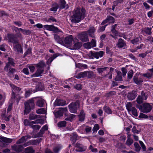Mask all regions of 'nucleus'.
Wrapping results in <instances>:
<instances>
[{"mask_svg": "<svg viewBox=\"0 0 153 153\" xmlns=\"http://www.w3.org/2000/svg\"><path fill=\"white\" fill-rule=\"evenodd\" d=\"M151 30V28L147 27L145 29V32L146 34L149 35H151L152 34Z\"/></svg>", "mask_w": 153, "mask_h": 153, "instance_id": "obj_56", "label": "nucleus"}, {"mask_svg": "<svg viewBox=\"0 0 153 153\" xmlns=\"http://www.w3.org/2000/svg\"><path fill=\"white\" fill-rule=\"evenodd\" d=\"M62 148V146L60 145L54 147L53 149V150L55 153H58L59 151Z\"/></svg>", "mask_w": 153, "mask_h": 153, "instance_id": "obj_48", "label": "nucleus"}, {"mask_svg": "<svg viewBox=\"0 0 153 153\" xmlns=\"http://www.w3.org/2000/svg\"><path fill=\"white\" fill-rule=\"evenodd\" d=\"M137 107L141 112L145 113L150 112L152 109V106L148 103H144L142 105H137Z\"/></svg>", "mask_w": 153, "mask_h": 153, "instance_id": "obj_4", "label": "nucleus"}, {"mask_svg": "<svg viewBox=\"0 0 153 153\" xmlns=\"http://www.w3.org/2000/svg\"><path fill=\"white\" fill-rule=\"evenodd\" d=\"M36 112L38 114H44L46 113V111L44 108H41L37 110Z\"/></svg>", "mask_w": 153, "mask_h": 153, "instance_id": "obj_43", "label": "nucleus"}, {"mask_svg": "<svg viewBox=\"0 0 153 153\" xmlns=\"http://www.w3.org/2000/svg\"><path fill=\"white\" fill-rule=\"evenodd\" d=\"M66 104V102L61 99H57L54 102V105L55 106H63Z\"/></svg>", "mask_w": 153, "mask_h": 153, "instance_id": "obj_21", "label": "nucleus"}, {"mask_svg": "<svg viewBox=\"0 0 153 153\" xmlns=\"http://www.w3.org/2000/svg\"><path fill=\"white\" fill-rule=\"evenodd\" d=\"M103 110L105 112L108 114H111L112 113L111 110L108 107L105 106L103 108Z\"/></svg>", "mask_w": 153, "mask_h": 153, "instance_id": "obj_50", "label": "nucleus"}, {"mask_svg": "<svg viewBox=\"0 0 153 153\" xmlns=\"http://www.w3.org/2000/svg\"><path fill=\"white\" fill-rule=\"evenodd\" d=\"M79 107V103L78 101L72 102L68 105L70 111L72 113H75Z\"/></svg>", "mask_w": 153, "mask_h": 153, "instance_id": "obj_6", "label": "nucleus"}, {"mask_svg": "<svg viewBox=\"0 0 153 153\" xmlns=\"http://www.w3.org/2000/svg\"><path fill=\"white\" fill-rule=\"evenodd\" d=\"M144 100L141 96H138L137 99V101L138 103L141 104L143 102V101Z\"/></svg>", "mask_w": 153, "mask_h": 153, "instance_id": "obj_52", "label": "nucleus"}, {"mask_svg": "<svg viewBox=\"0 0 153 153\" xmlns=\"http://www.w3.org/2000/svg\"><path fill=\"white\" fill-rule=\"evenodd\" d=\"M140 41V38H137L131 40V43L134 45L137 44Z\"/></svg>", "mask_w": 153, "mask_h": 153, "instance_id": "obj_55", "label": "nucleus"}, {"mask_svg": "<svg viewBox=\"0 0 153 153\" xmlns=\"http://www.w3.org/2000/svg\"><path fill=\"white\" fill-rule=\"evenodd\" d=\"M32 91L30 90H29L26 91L25 94V97L26 98L29 97L31 94Z\"/></svg>", "mask_w": 153, "mask_h": 153, "instance_id": "obj_60", "label": "nucleus"}, {"mask_svg": "<svg viewBox=\"0 0 153 153\" xmlns=\"http://www.w3.org/2000/svg\"><path fill=\"white\" fill-rule=\"evenodd\" d=\"M66 122L65 121L59 122L58 123L57 126L59 128L63 127L65 126Z\"/></svg>", "mask_w": 153, "mask_h": 153, "instance_id": "obj_42", "label": "nucleus"}, {"mask_svg": "<svg viewBox=\"0 0 153 153\" xmlns=\"http://www.w3.org/2000/svg\"><path fill=\"white\" fill-rule=\"evenodd\" d=\"M24 145H14L12 146L13 150L17 152L22 151L23 149Z\"/></svg>", "mask_w": 153, "mask_h": 153, "instance_id": "obj_23", "label": "nucleus"}, {"mask_svg": "<svg viewBox=\"0 0 153 153\" xmlns=\"http://www.w3.org/2000/svg\"><path fill=\"white\" fill-rule=\"evenodd\" d=\"M33 98H31L25 102V109L24 111V114H27L29 113L31 109H33L34 108L35 104Z\"/></svg>", "mask_w": 153, "mask_h": 153, "instance_id": "obj_3", "label": "nucleus"}, {"mask_svg": "<svg viewBox=\"0 0 153 153\" xmlns=\"http://www.w3.org/2000/svg\"><path fill=\"white\" fill-rule=\"evenodd\" d=\"M85 10L84 9H81L76 8L74 11L73 15L70 18V20L72 23L79 22L85 17Z\"/></svg>", "mask_w": 153, "mask_h": 153, "instance_id": "obj_1", "label": "nucleus"}, {"mask_svg": "<svg viewBox=\"0 0 153 153\" xmlns=\"http://www.w3.org/2000/svg\"><path fill=\"white\" fill-rule=\"evenodd\" d=\"M6 95L4 94L3 95L0 94V106H1L4 102L6 99Z\"/></svg>", "mask_w": 153, "mask_h": 153, "instance_id": "obj_35", "label": "nucleus"}, {"mask_svg": "<svg viewBox=\"0 0 153 153\" xmlns=\"http://www.w3.org/2000/svg\"><path fill=\"white\" fill-rule=\"evenodd\" d=\"M31 137L30 136H23L21 139L17 141L16 143L17 144L22 143L26 142L28 138H30Z\"/></svg>", "mask_w": 153, "mask_h": 153, "instance_id": "obj_22", "label": "nucleus"}, {"mask_svg": "<svg viewBox=\"0 0 153 153\" xmlns=\"http://www.w3.org/2000/svg\"><path fill=\"white\" fill-rule=\"evenodd\" d=\"M44 27L48 30L53 31L55 33L60 32L57 27L53 25H45L44 26Z\"/></svg>", "mask_w": 153, "mask_h": 153, "instance_id": "obj_11", "label": "nucleus"}, {"mask_svg": "<svg viewBox=\"0 0 153 153\" xmlns=\"http://www.w3.org/2000/svg\"><path fill=\"white\" fill-rule=\"evenodd\" d=\"M126 107L128 112H130L131 111V109L132 107V104L130 102H128L126 104Z\"/></svg>", "mask_w": 153, "mask_h": 153, "instance_id": "obj_41", "label": "nucleus"}, {"mask_svg": "<svg viewBox=\"0 0 153 153\" xmlns=\"http://www.w3.org/2000/svg\"><path fill=\"white\" fill-rule=\"evenodd\" d=\"M83 46L85 48L88 49H89L92 48V46H91L90 42H88L84 44Z\"/></svg>", "mask_w": 153, "mask_h": 153, "instance_id": "obj_51", "label": "nucleus"}, {"mask_svg": "<svg viewBox=\"0 0 153 153\" xmlns=\"http://www.w3.org/2000/svg\"><path fill=\"white\" fill-rule=\"evenodd\" d=\"M116 81H122L121 76V73L120 71H118L117 73V75L115 79Z\"/></svg>", "mask_w": 153, "mask_h": 153, "instance_id": "obj_38", "label": "nucleus"}, {"mask_svg": "<svg viewBox=\"0 0 153 153\" xmlns=\"http://www.w3.org/2000/svg\"><path fill=\"white\" fill-rule=\"evenodd\" d=\"M51 21L53 22H57V20L54 17L51 16L48 19L47 22H51Z\"/></svg>", "mask_w": 153, "mask_h": 153, "instance_id": "obj_63", "label": "nucleus"}, {"mask_svg": "<svg viewBox=\"0 0 153 153\" xmlns=\"http://www.w3.org/2000/svg\"><path fill=\"white\" fill-rule=\"evenodd\" d=\"M134 82L136 84L139 85L143 82V76L139 74H136L133 77Z\"/></svg>", "mask_w": 153, "mask_h": 153, "instance_id": "obj_9", "label": "nucleus"}, {"mask_svg": "<svg viewBox=\"0 0 153 153\" xmlns=\"http://www.w3.org/2000/svg\"><path fill=\"white\" fill-rule=\"evenodd\" d=\"M67 108L66 107L61 108L59 110L57 111L55 114L56 117H59L63 115V113L66 114L67 112Z\"/></svg>", "mask_w": 153, "mask_h": 153, "instance_id": "obj_12", "label": "nucleus"}, {"mask_svg": "<svg viewBox=\"0 0 153 153\" xmlns=\"http://www.w3.org/2000/svg\"><path fill=\"white\" fill-rule=\"evenodd\" d=\"M35 65L38 68L35 73L32 75V77H37L42 76V74L44 71V68L46 66L45 62L43 61H41Z\"/></svg>", "mask_w": 153, "mask_h": 153, "instance_id": "obj_2", "label": "nucleus"}, {"mask_svg": "<svg viewBox=\"0 0 153 153\" xmlns=\"http://www.w3.org/2000/svg\"><path fill=\"white\" fill-rule=\"evenodd\" d=\"M85 113L83 110H81L79 115V121H83L85 118Z\"/></svg>", "mask_w": 153, "mask_h": 153, "instance_id": "obj_40", "label": "nucleus"}, {"mask_svg": "<svg viewBox=\"0 0 153 153\" xmlns=\"http://www.w3.org/2000/svg\"><path fill=\"white\" fill-rule=\"evenodd\" d=\"M60 8L61 9H67L68 7V6L66 4V2L65 0H60Z\"/></svg>", "mask_w": 153, "mask_h": 153, "instance_id": "obj_33", "label": "nucleus"}, {"mask_svg": "<svg viewBox=\"0 0 153 153\" xmlns=\"http://www.w3.org/2000/svg\"><path fill=\"white\" fill-rule=\"evenodd\" d=\"M133 142V140L131 138V135L128 134L127 136V139L126 141V144L128 146H130L132 144Z\"/></svg>", "mask_w": 153, "mask_h": 153, "instance_id": "obj_32", "label": "nucleus"}, {"mask_svg": "<svg viewBox=\"0 0 153 153\" xmlns=\"http://www.w3.org/2000/svg\"><path fill=\"white\" fill-rule=\"evenodd\" d=\"M77 135L75 133H74L71 138V140L73 143H74L77 139Z\"/></svg>", "mask_w": 153, "mask_h": 153, "instance_id": "obj_47", "label": "nucleus"}, {"mask_svg": "<svg viewBox=\"0 0 153 153\" xmlns=\"http://www.w3.org/2000/svg\"><path fill=\"white\" fill-rule=\"evenodd\" d=\"M0 139L2 141L7 143H10L13 140L12 139H11L7 138L4 137H1Z\"/></svg>", "mask_w": 153, "mask_h": 153, "instance_id": "obj_37", "label": "nucleus"}, {"mask_svg": "<svg viewBox=\"0 0 153 153\" xmlns=\"http://www.w3.org/2000/svg\"><path fill=\"white\" fill-rule=\"evenodd\" d=\"M38 141L36 140H31L24 144L23 145L25 147H26L30 145H36Z\"/></svg>", "mask_w": 153, "mask_h": 153, "instance_id": "obj_24", "label": "nucleus"}, {"mask_svg": "<svg viewBox=\"0 0 153 153\" xmlns=\"http://www.w3.org/2000/svg\"><path fill=\"white\" fill-rule=\"evenodd\" d=\"M54 37L55 41L61 44L63 43V38H60L57 34L54 35Z\"/></svg>", "mask_w": 153, "mask_h": 153, "instance_id": "obj_26", "label": "nucleus"}, {"mask_svg": "<svg viewBox=\"0 0 153 153\" xmlns=\"http://www.w3.org/2000/svg\"><path fill=\"white\" fill-rule=\"evenodd\" d=\"M38 116L35 114H30L29 116V119L30 120H34L38 118Z\"/></svg>", "mask_w": 153, "mask_h": 153, "instance_id": "obj_58", "label": "nucleus"}, {"mask_svg": "<svg viewBox=\"0 0 153 153\" xmlns=\"http://www.w3.org/2000/svg\"><path fill=\"white\" fill-rule=\"evenodd\" d=\"M117 46L119 48H122L126 47V42L121 38L118 39L117 44Z\"/></svg>", "mask_w": 153, "mask_h": 153, "instance_id": "obj_15", "label": "nucleus"}, {"mask_svg": "<svg viewBox=\"0 0 153 153\" xmlns=\"http://www.w3.org/2000/svg\"><path fill=\"white\" fill-rule=\"evenodd\" d=\"M148 117L147 115L142 113H140L139 116V117L140 118L146 119Z\"/></svg>", "mask_w": 153, "mask_h": 153, "instance_id": "obj_61", "label": "nucleus"}, {"mask_svg": "<svg viewBox=\"0 0 153 153\" xmlns=\"http://www.w3.org/2000/svg\"><path fill=\"white\" fill-rule=\"evenodd\" d=\"M152 75V73H147L143 74L142 76L146 77L148 79H150Z\"/></svg>", "mask_w": 153, "mask_h": 153, "instance_id": "obj_53", "label": "nucleus"}, {"mask_svg": "<svg viewBox=\"0 0 153 153\" xmlns=\"http://www.w3.org/2000/svg\"><path fill=\"white\" fill-rule=\"evenodd\" d=\"M10 85L11 88L12 90V94L11 99V103H13L14 102L15 97V94L19 95L21 89L20 88L16 87L13 84H10Z\"/></svg>", "mask_w": 153, "mask_h": 153, "instance_id": "obj_5", "label": "nucleus"}, {"mask_svg": "<svg viewBox=\"0 0 153 153\" xmlns=\"http://www.w3.org/2000/svg\"><path fill=\"white\" fill-rule=\"evenodd\" d=\"M96 29V28L94 27L91 26L89 27V29L86 31H87V33H88V34L90 37L94 38L95 37L94 33Z\"/></svg>", "mask_w": 153, "mask_h": 153, "instance_id": "obj_14", "label": "nucleus"}, {"mask_svg": "<svg viewBox=\"0 0 153 153\" xmlns=\"http://www.w3.org/2000/svg\"><path fill=\"white\" fill-rule=\"evenodd\" d=\"M133 74V71L132 70L129 71L128 73V78L129 79H131L132 78Z\"/></svg>", "mask_w": 153, "mask_h": 153, "instance_id": "obj_54", "label": "nucleus"}, {"mask_svg": "<svg viewBox=\"0 0 153 153\" xmlns=\"http://www.w3.org/2000/svg\"><path fill=\"white\" fill-rule=\"evenodd\" d=\"M114 19L112 16H108L106 19L104 20L101 23V25H103L107 23H114Z\"/></svg>", "mask_w": 153, "mask_h": 153, "instance_id": "obj_18", "label": "nucleus"}, {"mask_svg": "<svg viewBox=\"0 0 153 153\" xmlns=\"http://www.w3.org/2000/svg\"><path fill=\"white\" fill-rule=\"evenodd\" d=\"M76 152H82L85 151L87 149L86 146L80 143H77L75 145Z\"/></svg>", "mask_w": 153, "mask_h": 153, "instance_id": "obj_7", "label": "nucleus"}, {"mask_svg": "<svg viewBox=\"0 0 153 153\" xmlns=\"http://www.w3.org/2000/svg\"><path fill=\"white\" fill-rule=\"evenodd\" d=\"M108 68V67H105L103 68H98L97 69L98 73L100 74H102L103 72L106 70V69Z\"/></svg>", "mask_w": 153, "mask_h": 153, "instance_id": "obj_36", "label": "nucleus"}, {"mask_svg": "<svg viewBox=\"0 0 153 153\" xmlns=\"http://www.w3.org/2000/svg\"><path fill=\"white\" fill-rule=\"evenodd\" d=\"M13 46L14 51L18 53H23V50L21 46L19 44V41L13 44Z\"/></svg>", "mask_w": 153, "mask_h": 153, "instance_id": "obj_10", "label": "nucleus"}, {"mask_svg": "<svg viewBox=\"0 0 153 153\" xmlns=\"http://www.w3.org/2000/svg\"><path fill=\"white\" fill-rule=\"evenodd\" d=\"M8 61V62L6 63V65L4 68V69L5 70H7L8 68H9L10 65L14 66L15 63L13 62V59L12 58H9Z\"/></svg>", "mask_w": 153, "mask_h": 153, "instance_id": "obj_20", "label": "nucleus"}, {"mask_svg": "<svg viewBox=\"0 0 153 153\" xmlns=\"http://www.w3.org/2000/svg\"><path fill=\"white\" fill-rule=\"evenodd\" d=\"M104 52L102 51H100L99 52H96L94 53H93L92 52H91V55L92 56V58H94L97 59L99 58V57H102L104 55Z\"/></svg>", "mask_w": 153, "mask_h": 153, "instance_id": "obj_13", "label": "nucleus"}, {"mask_svg": "<svg viewBox=\"0 0 153 153\" xmlns=\"http://www.w3.org/2000/svg\"><path fill=\"white\" fill-rule=\"evenodd\" d=\"M85 76L88 78H92L95 75L93 72L91 71H85Z\"/></svg>", "mask_w": 153, "mask_h": 153, "instance_id": "obj_30", "label": "nucleus"}, {"mask_svg": "<svg viewBox=\"0 0 153 153\" xmlns=\"http://www.w3.org/2000/svg\"><path fill=\"white\" fill-rule=\"evenodd\" d=\"M25 153H34L35 150L33 149L31 146H29L25 149L24 151Z\"/></svg>", "mask_w": 153, "mask_h": 153, "instance_id": "obj_31", "label": "nucleus"}, {"mask_svg": "<svg viewBox=\"0 0 153 153\" xmlns=\"http://www.w3.org/2000/svg\"><path fill=\"white\" fill-rule=\"evenodd\" d=\"M82 46V44L80 42H77L74 45V48L76 50L79 49Z\"/></svg>", "mask_w": 153, "mask_h": 153, "instance_id": "obj_45", "label": "nucleus"}, {"mask_svg": "<svg viewBox=\"0 0 153 153\" xmlns=\"http://www.w3.org/2000/svg\"><path fill=\"white\" fill-rule=\"evenodd\" d=\"M115 94L116 92L115 91H111L110 92L106 94L105 96L107 97H109L111 96L114 95Z\"/></svg>", "mask_w": 153, "mask_h": 153, "instance_id": "obj_59", "label": "nucleus"}, {"mask_svg": "<svg viewBox=\"0 0 153 153\" xmlns=\"http://www.w3.org/2000/svg\"><path fill=\"white\" fill-rule=\"evenodd\" d=\"M36 88L38 91H42L44 89V86L43 83L41 82H39L36 86Z\"/></svg>", "mask_w": 153, "mask_h": 153, "instance_id": "obj_39", "label": "nucleus"}, {"mask_svg": "<svg viewBox=\"0 0 153 153\" xmlns=\"http://www.w3.org/2000/svg\"><path fill=\"white\" fill-rule=\"evenodd\" d=\"M73 40V36L71 35H69L63 39V43L67 45H71Z\"/></svg>", "mask_w": 153, "mask_h": 153, "instance_id": "obj_17", "label": "nucleus"}, {"mask_svg": "<svg viewBox=\"0 0 153 153\" xmlns=\"http://www.w3.org/2000/svg\"><path fill=\"white\" fill-rule=\"evenodd\" d=\"M39 120H37L35 121H29L28 120L26 119L24 120L23 123L24 125L26 126H31L33 124L39 123Z\"/></svg>", "mask_w": 153, "mask_h": 153, "instance_id": "obj_19", "label": "nucleus"}, {"mask_svg": "<svg viewBox=\"0 0 153 153\" xmlns=\"http://www.w3.org/2000/svg\"><path fill=\"white\" fill-rule=\"evenodd\" d=\"M28 68L29 69L30 72L31 73H33L35 70V67L33 65H29L28 66Z\"/></svg>", "mask_w": 153, "mask_h": 153, "instance_id": "obj_64", "label": "nucleus"}, {"mask_svg": "<svg viewBox=\"0 0 153 153\" xmlns=\"http://www.w3.org/2000/svg\"><path fill=\"white\" fill-rule=\"evenodd\" d=\"M89 149L92 152H97V149L96 148H94L93 147V146L91 145L89 146Z\"/></svg>", "mask_w": 153, "mask_h": 153, "instance_id": "obj_62", "label": "nucleus"}, {"mask_svg": "<svg viewBox=\"0 0 153 153\" xmlns=\"http://www.w3.org/2000/svg\"><path fill=\"white\" fill-rule=\"evenodd\" d=\"M131 111V112L132 114L135 117H137L138 116V114L137 110L135 107L132 108Z\"/></svg>", "mask_w": 153, "mask_h": 153, "instance_id": "obj_46", "label": "nucleus"}, {"mask_svg": "<svg viewBox=\"0 0 153 153\" xmlns=\"http://www.w3.org/2000/svg\"><path fill=\"white\" fill-rule=\"evenodd\" d=\"M45 102V101L44 99H40L37 101L36 102V105L39 107H43Z\"/></svg>", "mask_w": 153, "mask_h": 153, "instance_id": "obj_29", "label": "nucleus"}, {"mask_svg": "<svg viewBox=\"0 0 153 153\" xmlns=\"http://www.w3.org/2000/svg\"><path fill=\"white\" fill-rule=\"evenodd\" d=\"M91 46L92 48L95 47L96 45V40L94 39H92L91 42H90Z\"/></svg>", "mask_w": 153, "mask_h": 153, "instance_id": "obj_57", "label": "nucleus"}, {"mask_svg": "<svg viewBox=\"0 0 153 153\" xmlns=\"http://www.w3.org/2000/svg\"><path fill=\"white\" fill-rule=\"evenodd\" d=\"M134 145L135 147V151L137 152H139L141 149V147L138 143H135L134 144Z\"/></svg>", "mask_w": 153, "mask_h": 153, "instance_id": "obj_49", "label": "nucleus"}, {"mask_svg": "<svg viewBox=\"0 0 153 153\" xmlns=\"http://www.w3.org/2000/svg\"><path fill=\"white\" fill-rule=\"evenodd\" d=\"M56 54L53 55L52 56L50 57L47 61L46 63L47 64L49 65L58 56Z\"/></svg>", "mask_w": 153, "mask_h": 153, "instance_id": "obj_34", "label": "nucleus"}, {"mask_svg": "<svg viewBox=\"0 0 153 153\" xmlns=\"http://www.w3.org/2000/svg\"><path fill=\"white\" fill-rule=\"evenodd\" d=\"M75 77L76 78L78 79L81 78L85 77V71L80 73L79 74L76 75Z\"/></svg>", "mask_w": 153, "mask_h": 153, "instance_id": "obj_44", "label": "nucleus"}, {"mask_svg": "<svg viewBox=\"0 0 153 153\" xmlns=\"http://www.w3.org/2000/svg\"><path fill=\"white\" fill-rule=\"evenodd\" d=\"M78 37L79 39L82 42H85L89 41L87 31H85L79 33L78 35Z\"/></svg>", "mask_w": 153, "mask_h": 153, "instance_id": "obj_8", "label": "nucleus"}, {"mask_svg": "<svg viewBox=\"0 0 153 153\" xmlns=\"http://www.w3.org/2000/svg\"><path fill=\"white\" fill-rule=\"evenodd\" d=\"M7 38L8 42H12L13 44L19 41L16 38L15 36L12 34H8Z\"/></svg>", "mask_w": 153, "mask_h": 153, "instance_id": "obj_16", "label": "nucleus"}, {"mask_svg": "<svg viewBox=\"0 0 153 153\" xmlns=\"http://www.w3.org/2000/svg\"><path fill=\"white\" fill-rule=\"evenodd\" d=\"M4 70L5 71L7 72V74L10 77L13 75V74L16 71V70L13 68H8L7 70H5L4 69Z\"/></svg>", "mask_w": 153, "mask_h": 153, "instance_id": "obj_28", "label": "nucleus"}, {"mask_svg": "<svg viewBox=\"0 0 153 153\" xmlns=\"http://www.w3.org/2000/svg\"><path fill=\"white\" fill-rule=\"evenodd\" d=\"M66 116V117H65V120L72 122L74 120V119L75 117L76 116L73 114H70L67 115Z\"/></svg>", "mask_w": 153, "mask_h": 153, "instance_id": "obj_25", "label": "nucleus"}, {"mask_svg": "<svg viewBox=\"0 0 153 153\" xmlns=\"http://www.w3.org/2000/svg\"><path fill=\"white\" fill-rule=\"evenodd\" d=\"M136 96L134 91H132L131 93H129L128 94L127 97L129 100H133L135 99Z\"/></svg>", "mask_w": 153, "mask_h": 153, "instance_id": "obj_27", "label": "nucleus"}]
</instances>
